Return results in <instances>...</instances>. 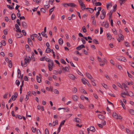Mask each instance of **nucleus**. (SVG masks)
I'll list each match as a JSON object with an SVG mask.
<instances>
[{"instance_id": "obj_1", "label": "nucleus", "mask_w": 134, "mask_h": 134, "mask_svg": "<svg viewBox=\"0 0 134 134\" xmlns=\"http://www.w3.org/2000/svg\"><path fill=\"white\" fill-rule=\"evenodd\" d=\"M54 65V63L53 61H52L49 63H48V68L49 71H51L53 70V68Z\"/></svg>"}, {"instance_id": "obj_2", "label": "nucleus", "mask_w": 134, "mask_h": 134, "mask_svg": "<svg viewBox=\"0 0 134 134\" xmlns=\"http://www.w3.org/2000/svg\"><path fill=\"white\" fill-rule=\"evenodd\" d=\"M113 116L115 119H122V117L120 115H118L115 112H113L112 115Z\"/></svg>"}, {"instance_id": "obj_3", "label": "nucleus", "mask_w": 134, "mask_h": 134, "mask_svg": "<svg viewBox=\"0 0 134 134\" xmlns=\"http://www.w3.org/2000/svg\"><path fill=\"white\" fill-rule=\"evenodd\" d=\"M117 59L120 61L124 62L126 61L127 60L124 57H118Z\"/></svg>"}, {"instance_id": "obj_4", "label": "nucleus", "mask_w": 134, "mask_h": 134, "mask_svg": "<svg viewBox=\"0 0 134 134\" xmlns=\"http://www.w3.org/2000/svg\"><path fill=\"white\" fill-rule=\"evenodd\" d=\"M119 38H118V41L120 42L121 40H123L124 39V36L121 34H120L119 35Z\"/></svg>"}, {"instance_id": "obj_5", "label": "nucleus", "mask_w": 134, "mask_h": 134, "mask_svg": "<svg viewBox=\"0 0 134 134\" xmlns=\"http://www.w3.org/2000/svg\"><path fill=\"white\" fill-rule=\"evenodd\" d=\"M14 94L15 95H13L12 97V100H15L16 98L17 97V93L16 92H15L14 93Z\"/></svg>"}, {"instance_id": "obj_6", "label": "nucleus", "mask_w": 134, "mask_h": 134, "mask_svg": "<svg viewBox=\"0 0 134 134\" xmlns=\"http://www.w3.org/2000/svg\"><path fill=\"white\" fill-rule=\"evenodd\" d=\"M68 6H70L72 8H74L76 7L77 6V5L74 3H69V4H68Z\"/></svg>"}, {"instance_id": "obj_7", "label": "nucleus", "mask_w": 134, "mask_h": 134, "mask_svg": "<svg viewBox=\"0 0 134 134\" xmlns=\"http://www.w3.org/2000/svg\"><path fill=\"white\" fill-rule=\"evenodd\" d=\"M72 99L75 101H77L78 99V97L76 95H74L72 97Z\"/></svg>"}, {"instance_id": "obj_8", "label": "nucleus", "mask_w": 134, "mask_h": 134, "mask_svg": "<svg viewBox=\"0 0 134 134\" xmlns=\"http://www.w3.org/2000/svg\"><path fill=\"white\" fill-rule=\"evenodd\" d=\"M68 77L70 79L72 80H74L75 79V76L72 74H69L68 75Z\"/></svg>"}, {"instance_id": "obj_9", "label": "nucleus", "mask_w": 134, "mask_h": 134, "mask_svg": "<svg viewBox=\"0 0 134 134\" xmlns=\"http://www.w3.org/2000/svg\"><path fill=\"white\" fill-rule=\"evenodd\" d=\"M62 109H64V112H68L69 110V108H58V110H59Z\"/></svg>"}, {"instance_id": "obj_10", "label": "nucleus", "mask_w": 134, "mask_h": 134, "mask_svg": "<svg viewBox=\"0 0 134 134\" xmlns=\"http://www.w3.org/2000/svg\"><path fill=\"white\" fill-rule=\"evenodd\" d=\"M85 47V46L84 45L82 44L81 45L77 47H76V49L77 50H81L82 48H84Z\"/></svg>"}, {"instance_id": "obj_11", "label": "nucleus", "mask_w": 134, "mask_h": 134, "mask_svg": "<svg viewBox=\"0 0 134 134\" xmlns=\"http://www.w3.org/2000/svg\"><path fill=\"white\" fill-rule=\"evenodd\" d=\"M27 41L28 43L30 46H33L32 41L30 38H28Z\"/></svg>"}, {"instance_id": "obj_12", "label": "nucleus", "mask_w": 134, "mask_h": 134, "mask_svg": "<svg viewBox=\"0 0 134 134\" xmlns=\"http://www.w3.org/2000/svg\"><path fill=\"white\" fill-rule=\"evenodd\" d=\"M86 75L87 77H88L89 79L91 80L93 79L91 75L89 73H86Z\"/></svg>"}, {"instance_id": "obj_13", "label": "nucleus", "mask_w": 134, "mask_h": 134, "mask_svg": "<svg viewBox=\"0 0 134 134\" xmlns=\"http://www.w3.org/2000/svg\"><path fill=\"white\" fill-rule=\"evenodd\" d=\"M15 27L16 29V32H19L20 33L21 32V30L20 29V28L19 26H15Z\"/></svg>"}, {"instance_id": "obj_14", "label": "nucleus", "mask_w": 134, "mask_h": 134, "mask_svg": "<svg viewBox=\"0 0 134 134\" xmlns=\"http://www.w3.org/2000/svg\"><path fill=\"white\" fill-rule=\"evenodd\" d=\"M130 92L132 94L131 95L129 94L127 92V91H126V92H124L123 93H123V94H124V95L129 96L131 97L134 96V95L132 92L131 91Z\"/></svg>"}, {"instance_id": "obj_15", "label": "nucleus", "mask_w": 134, "mask_h": 134, "mask_svg": "<svg viewBox=\"0 0 134 134\" xmlns=\"http://www.w3.org/2000/svg\"><path fill=\"white\" fill-rule=\"evenodd\" d=\"M80 5L81 6V9L82 10H83L85 9V6L83 2H82V3H81L80 4Z\"/></svg>"}, {"instance_id": "obj_16", "label": "nucleus", "mask_w": 134, "mask_h": 134, "mask_svg": "<svg viewBox=\"0 0 134 134\" xmlns=\"http://www.w3.org/2000/svg\"><path fill=\"white\" fill-rule=\"evenodd\" d=\"M62 70L63 71H68L69 70V69L67 67L65 66L64 68L63 67Z\"/></svg>"}, {"instance_id": "obj_17", "label": "nucleus", "mask_w": 134, "mask_h": 134, "mask_svg": "<svg viewBox=\"0 0 134 134\" xmlns=\"http://www.w3.org/2000/svg\"><path fill=\"white\" fill-rule=\"evenodd\" d=\"M114 12V10H110L109 13V19L110 20V19L111 17V16L112 14V13Z\"/></svg>"}, {"instance_id": "obj_18", "label": "nucleus", "mask_w": 134, "mask_h": 134, "mask_svg": "<svg viewBox=\"0 0 134 134\" xmlns=\"http://www.w3.org/2000/svg\"><path fill=\"white\" fill-rule=\"evenodd\" d=\"M98 117L99 119L102 120H103L104 118V116L103 115L101 114H98Z\"/></svg>"}, {"instance_id": "obj_19", "label": "nucleus", "mask_w": 134, "mask_h": 134, "mask_svg": "<svg viewBox=\"0 0 134 134\" xmlns=\"http://www.w3.org/2000/svg\"><path fill=\"white\" fill-rule=\"evenodd\" d=\"M90 130L93 132H94L95 131V129L94 127L91 126L90 127Z\"/></svg>"}, {"instance_id": "obj_20", "label": "nucleus", "mask_w": 134, "mask_h": 134, "mask_svg": "<svg viewBox=\"0 0 134 134\" xmlns=\"http://www.w3.org/2000/svg\"><path fill=\"white\" fill-rule=\"evenodd\" d=\"M107 38L108 40H110L111 38V36L109 33H108L107 34Z\"/></svg>"}, {"instance_id": "obj_21", "label": "nucleus", "mask_w": 134, "mask_h": 134, "mask_svg": "<svg viewBox=\"0 0 134 134\" xmlns=\"http://www.w3.org/2000/svg\"><path fill=\"white\" fill-rule=\"evenodd\" d=\"M58 121L57 120H55V121L53 122V126H55V125H58Z\"/></svg>"}, {"instance_id": "obj_22", "label": "nucleus", "mask_w": 134, "mask_h": 134, "mask_svg": "<svg viewBox=\"0 0 134 134\" xmlns=\"http://www.w3.org/2000/svg\"><path fill=\"white\" fill-rule=\"evenodd\" d=\"M101 25H109V24L107 21L105 22L103 21L101 23Z\"/></svg>"}, {"instance_id": "obj_23", "label": "nucleus", "mask_w": 134, "mask_h": 134, "mask_svg": "<svg viewBox=\"0 0 134 134\" xmlns=\"http://www.w3.org/2000/svg\"><path fill=\"white\" fill-rule=\"evenodd\" d=\"M22 36V35L21 33L20 32L19 33H17L16 34V37L17 38H19L21 37Z\"/></svg>"}, {"instance_id": "obj_24", "label": "nucleus", "mask_w": 134, "mask_h": 134, "mask_svg": "<svg viewBox=\"0 0 134 134\" xmlns=\"http://www.w3.org/2000/svg\"><path fill=\"white\" fill-rule=\"evenodd\" d=\"M58 42L60 44H62L63 43V40L62 38H60L59 39Z\"/></svg>"}, {"instance_id": "obj_25", "label": "nucleus", "mask_w": 134, "mask_h": 134, "mask_svg": "<svg viewBox=\"0 0 134 134\" xmlns=\"http://www.w3.org/2000/svg\"><path fill=\"white\" fill-rule=\"evenodd\" d=\"M9 66L10 68H11L12 66V63L11 60H10L9 61Z\"/></svg>"}, {"instance_id": "obj_26", "label": "nucleus", "mask_w": 134, "mask_h": 134, "mask_svg": "<svg viewBox=\"0 0 134 134\" xmlns=\"http://www.w3.org/2000/svg\"><path fill=\"white\" fill-rule=\"evenodd\" d=\"M51 51V50L49 48H47L46 49L45 51L46 53H50Z\"/></svg>"}, {"instance_id": "obj_27", "label": "nucleus", "mask_w": 134, "mask_h": 134, "mask_svg": "<svg viewBox=\"0 0 134 134\" xmlns=\"http://www.w3.org/2000/svg\"><path fill=\"white\" fill-rule=\"evenodd\" d=\"M36 79L37 82L38 83H40L41 82V79L38 76H36Z\"/></svg>"}, {"instance_id": "obj_28", "label": "nucleus", "mask_w": 134, "mask_h": 134, "mask_svg": "<svg viewBox=\"0 0 134 134\" xmlns=\"http://www.w3.org/2000/svg\"><path fill=\"white\" fill-rule=\"evenodd\" d=\"M16 16L14 14H12L11 15V18L12 20H14L15 19Z\"/></svg>"}, {"instance_id": "obj_29", "label": "nucleus", "mask_w": 134, "mask_h": 134, "mask_svg": "<svg viewBox=\"0 0 134 134\" xmlns=\"http://www.w3.org/2000/svg\"><path fill=\"white\" fill-rule=\"evenodd\" d=\"M120 1V4L121 5H122V4H124L125 3V2L127 0H119Z\"/></svg>"}, {"instance_id": "obj_30", "label": "nucleus", "mask_w": 134, "mask_h": 134, "mask_svg": "<svg viewBox=\"0 0 134 134\" xmlns=\"http://www.w3.org/2000/svg\"><path fill=\"white\" fill-rule=\"evenodd\" d=\"M112 4L111 3H109L108 4H107L106 7L108 9L109 7H112Z\"/></svg>"}, {"instance_id": "obj_31", "label": "nucleus", "mask_w": 134, "mask_h": 134, "mask_svg": "<svg viewBox=\"0 0 134 134\" xmlns=\"http://www.w3.org/2000/svg\"><path fill=\"white\" fill-rule=\"evenodd\" d=\"M72 92L74 93H76L77 91V90L76 88L75 87H74L72 89Z\"/></svg>"}, {"instance_id": "obj_32", "label": "nucleus", "mask_w": 134, "mask_h": 134, "mask_svg": "<svg viewBox=\"0 0 134 134\" xmlns=\"http://www.w3.org/2000/svg\"><path fill=\"white\" fill-rule=\"evenodd\" d=\"M95 5L96 6H101L102 5V3L100 2H96L95 3Z\"/></svg>"}, {"instance_id": "obj_33", "label": "nucleus", "mask_w": 134, "mask_h": 134, "mask_svg": "<svg viewBox=\"0 0 134 134\" xmlns=\"http://www.w3.org/2000/svg\"><path fill=\"white\" fill-rule=\"evenodd\" d=\"M120 102L121 104V105H122L123 108L125 109H126V108L125 107V105L124 104L123 102L121 100H120Z\"/></svg>"}, {"instance_id": "obj_34", "label": "nucleus", "mask_w": 134, "mask_h": 134, "mask_svg": "<svg viewBox=\"0 0 134 134\" xmlns=\"http://www.w3.org/2000/svg\"><path fill=\"white\" fill-rule=\"evenodd\" d=\"M76 122L77 123H80L81 122V120L78 118H75Z\"/></svg>"}, {"instance_id": "obj_35", "label": "nucleus", "mask_w": 134, "mask_h": 134, "mask_svg": "<svg viewBox=\"0 0 134 134\" xmlns=\"http://www.w3.org/2000/svg\"><path fill=\"white\" fill-rule=\"evenodd\" d=\"M45 32H44L43 31L41 33V34L43 36H44L46 37V38H47V36L46 35V34H45Z\"/></svg>"}, {"instance_id": "obj_36", "label": "nucleus", "mask_w": 134, "mask_h": 134, "mask_svg": "<svg viewBox=\"0 0 134 134\" xmlns=\"http://www.w3.org/2000/svg\"><path fill=\"white\" fill-rule=\"evenodd\" d=\"M93 42L96 44H98L99 43L98 41L96 39L93 40Z\"/></svg>"}, {"instance_id": "obj_37", "label": "nucleus", "mask_w": 134, "mask_h": 134, "mask_svg": "<svg viewBox=\"0 0 134 134\" xmlns=\"http://www.w3.org/2000/svg\"><path fill=\"white\" fill-rule=\"evenodd\" d=\"M79 108L81 109H84V107L81 104H79Z\"/></svg>"}, {"instance_id": "obj_38", "label": "nucleus", "mask_w": 134, "mask_h": 134, "mask_svg": "<svg viewBox=\"0 0 134 134\" xmlns=\"http://www.w3.org/2000/svg\"><path fill=\"white\" fill-rule=\"evenodd\" d=\"M65 122V120H63L61 122L59 126L61 127L62 126L64 125Z\"/></svg>"}, {"instance_id": "obj_39", "label": "nucleus", "mask_w": 134, "mask_h": 134, "mask_svg": "<svg viewBox=\"0 0 134 134\" xmlns=\"http://www.w3.org/2000/svg\"><path fill=\"white\" fill-rule=\"evenodd\" d=\"M60 62L64 64H66V62L63 59H60Z\"/></svg>"}, {"instance_id": "obj_40", "label": "nucleus", "mask_w": 134, "mask_h": 134, "mask_svg": "<svg viewBox=\"0 0 134 134\" xmlns=\"http://www.w3.org/2000/svg\"><path fill=\"white\" fill-rule=\"evenodd\" d=\"M101 12L102 15H104V16H106V12L104 9H102Z\"/></svg>"}, {"instance_id": "obj_41", "label": "nucleus", "mask_w": 134, "mask_h": 134, "mask_svg": "<svg viewBox=\"0 0 134 134\" xmlns=\"http://www.w3.org/2000/svg\"><path fill=\"white\" fill-rule=\"evenodd\" d=\"M91 82H92V84L94 86H96V84L94 82V79L92 80H91Z\"/></svg>"}, {"instance_id": "obj_42", "label": "nucleus", "mask_w": 134, "mask_h": 134, "mask_svg": "<svg viewBox=\"0 0 134 134\" xmlns=\"http://www.w3.org/2000/svg\"><path fill=\"white\" fill-rule=\"evenodd\" d=\"M25 47L26 49L28 51H30V48L28 44L26 45Z\"/></svg>"}, {"instance_id": "obj_43", "label": "nucleus", "mask_w": 134, "mask_h": 134, "mask_svg": "<svg viewBox=\"0 0 134 134\" xmlns=\"http://www.w3.org/2000/svg\"><path fill=\"white\" fill-rule=\"evenodd\" d=\"M7 7L8 8L10 9H13L14 8L13 7H11L10 5H7Z\"/></svg>"}, {"instance_id": "obj_44", "label": "nucleus", "mask_w": 134, "mask_h": 134, "mask_svg": "<svg viewBox=\"0 0 134 134\" xmlns=\"http://www.w3.org/2000/svg\"><path fill=\"white\" fill-rule=\"evenodd\" d=\"M117 7V6L116 4H115L113 6V8H114V10H114V12H115L116 11Z\"/></svg>"}, {"instance_id": "obj_45", "label": "nucleus", "mask_w": 134, "mask_h": 134, "mask_svg": "<svg viewBox=\"0 0 134 134\" xmlns=\"http://www.w3.org/2000/svg\"><path fill=\"white\" fill-rule=\"evenodd\" d=\"M45 60L47 61V62H48V63H49V62H50L51 61H52V60L49 59V58H45Z\"/></svg>"}, {"instance_id": "obj_46", "label": "nucleus", "mask_w": 134, "mask_h": 134, "mask_svg": "<svg viewBox=\"0 0 134 134\" xmlns=\"http://www.w3.org/2000/svg\"><path fill=\"white\" fill-rule=\"evenodd\" d=\"M55 8V7H53L52 8H51L49 10V11L50 14H51V13L53 12V9H54Z\"/></svg>"}, {"instance_id": "obj_47", "label": "nucleus", "mask_w": 134, "mask_h": 134, "mask_svg": "<svg viewBox=\"0 0 134 134\" xmlns=\"http://www.w3.org/2000/svg\"><path fill=\"white\" fill-rule=\"evenodd\" d=\"M130 113L133 115H134V111L132 110L131 109L130 110Z\"/></svg>"}, {"instance_id": "obj_48", "label": "nucleus", "mask_w": 134, "mask_h": 134, "mask_svg": "<svg viewBox=\"0 0 134 134\" xmlns=\"http://www.w3.org/2000/svg\"><path fill=\"white\" fill-rule=\"evenodd\" d=\"M82 30L84 32H86V27L83 26L82 28Z\"/></svg>"}, {"instance_id": "obj_49", "label": "nucleus", "mask_w": 134, "mask_h": 134, "mask_svg": "<svg viewBox=\"0 0 134 134\" xmlns=\"http://www.w3.org/2000/svg\"><path fill=\"white\" fill-rule=\"evenodd\" d=\"M129 63L130 65H131L132 67L134 68V63L130 62H129Z\"/></svg>"}, {"instance_id": "obj_50", "label": "nucleus", "mask_w": 134, "mask_h": 134, "mask_svg": "<svg viewBox=\"0 0 134 134\" xmlns=\"http://www.w3.org/2000/svg\"><path fill=\"white\" fill-rule=\"evenodd\" d=\"M16 85L19 86L20 84V82L19 80H16Z\"/></svg>"}, {"instance_id": "obj_51", "label": "nucleus", "mask_w": 134, "mask_h": 134, "mask_svg": "<svg viewBox=\"0 0 134 134\" xmlns=\"http://www.w3.org/2000/svg\"><path fill=\"white\" fill-rule=\"evenodd\" d=\"M24 80L25 81H29V79L26 76H25L24 78Z\"/></svg>"}, {"instance_id": "obj_52", "label": "nucleus", "mask_w": 134, "mask_h": 134, "mask_svg": "<svg viewBox=\"0 0 134 134\" xmlns=\"http://www.w3.org/2000/svg\"><path fill=\"white\" fill-rule=\"evenodd\" d=\"M88 11L91 13H92L93 12V9L91 8H90V9L88 10Z\"/></svg>"}, {"instance_id": "obj_53", "label": "nucleus", "mask_w": 134, "mask_h": 134, "mask_svg": "<svg viewBox=\"0 0 134 134\" xmlns=\"http://www.w3.org/2000/svg\"><path fill=\"white\" fill-rule=\"evenodd\" d=\"M125 46L127 47H129L130 46L129 45V43L127 42H125Z\"/></svg>"}, {"instance_id": "obj_54", "label": "nucleus", "mask_w": 134, "mask_h": 134, "mask_svg": "<svg viewBox=\"0 0 134 134\" xmlns=\"http://www.w3.org/2000/svg\"><path fill=\"white\" fill-rule=\"evenodd\" d=\"M89 107L90 109H92L94 108L93 105L92 104L89 105Z\"/></svg>"}, {"instance_id": "obj_55", "label": "nucleus", "mask_w": 134, "mask_h": 134, "mask_svg": "<svg viewBox=\"0 0 134 134\" xmlns=\"http://www.w3.org/2000/svg\"><path fill=\"white\" fill-rule=\"evenodd\" d=\"M113 33L115 34H117V31L115 29H113Z\"/></svg>"}, {"instance_id": "obj_56", "label": "nucleus", "mask_w": 134, "mask_h": 134, "mask_svg": "<svg viewBox=\"0 0 134 134\" xmlns=\"http://www.w3.org/2000/svg\"><path fill=\"white\" fill-rule=\"evenodd\" d=\"M53 74L55 75H57L58 74V72L55 70H54L53 71Z\"/></svg>"}, {"instance_id": "obj_57", "label": "nucleus", "mask_w": 134, "mask_h": 134, "mask_svg": "<svg viewBox=\"0 0 134 134\" xmlns=\"http://www.w3.org/2000/svg\"><path fill=\"white\" fill-rule=\"evenodd\" d=\"M40 10L41 12H42L43 13H45L46 12L45 9L43 8H41L40 9Z\"/></svg>"}, {"instance_id": "obj_58", "label": "nucleus", "mask_w": 134, "mask_h": 134, "mask_svg": "<svg viewBox=\"0 0 134 134\" xmlns=\"http://www.w3.org/2000/svg\"><path fill=\"white\" fill-rule=\"evenodd\" d=\"M54 1V0H49V3H50L52 5Z\"/></svg>"}, {"instance_id": "obj_59", "label": "nucleus", "mask_w": 134, "mask_h": 134, "mask_svg": "<svg viewBox=\"0 0 134 134\" xmlns=\"http://www.w3.org/2000/svg\"><path fill=\"white\" fill-rule=\"evenodd\" d=\"M54 92L56 94H58L59 93V91L57 89H55L54 90Z\"/></svg>"}, {"instance_id": "obj_60", "label": "nucleus", "mask_w": 134, "mask_h": 134, "mask_svg": "<svg viewBox=\"0 0 134 134\" xmlns=\"http://www.w3.org/2000/svg\"><path fill=\"white\" fill-rule=\"evenodd\" d=\"M8 94V93L6 92L5 93V94L3 96V98H7V95Z\"/></svg>"}, {"instance_id": "obj_61", "label": "nucleus", "mask_w": 134, "mask_h": 134, "mask_svg": "<svg viewBox=\"0 0 134 134\" xmlns=\"http://www.w3.org/2000/svg\"><path fill=\"white\" fill-rule=\"evenodd\" d=\"M122 85L123 86H124V87L125 88L126 90V88H127L128 87L124 83H122Z\"/></svg>"}, {"instance_id": "obj_62", "label": "nucleus", "mask_w": 134, "mask_h": 134, "mask_svg": "<svg viewBox=\"0 0 134 134\" xmlns=\"http://www.w3.org/2000/svg\"><path fill=\"white\" fill-rule=\"evenodd\" d=\"M102 85L104 88H108L107 86L104 83H103L102 84Z\"/></svg>"}, {"instance_id": "obj_63", "label": "nucleus", "mask_w": 134, "mask_h": 134, "mask_svg": "<svg viewBox=\"0 0 134 134\" xmlns=\"http://www.w3.org/2000/svg\"><path fill=\"white\" fill-rule=\"evenodd\" d=\"M112 86L114 89L115 90H117V87L115 85L113 84L112 85Z\"/></svg>"}, {"instance_id": "obj_64", "label": "nucleus", "mask_w": 134, "mask_h": 134, "mask_svg": "<svg viewBox=\"0 0 134 134\" xmlns=\"http://www.w3.org/2000/svg\"><path fill=\"white\" fill-rule=\"evenodd\" d=\"M45 134H49L48 130L47 129H46L45 132Z\"/></svg>"}]
</instances>
